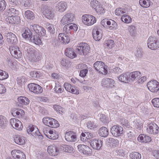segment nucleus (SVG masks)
I'll return each mask as SVG.
<instances>
[{
    "label": "nucleus",
    "mask_w": 159,
    "mask_h": 159,
    "mask_svg": "<svg viewBox=\"0 0 159 159\" xmlns=\"http://www.w3.org/2000/svg\"><path fill=\"white\" fill-rule=\"evenodd\" d=\"M22 36L25 39L30 40L36 44L40 45L41 44L42 42L40 39H39L37 36L34 35V34L32 36V33L29 30H26L22 34Z\"/></svg>",
    "instance_id": "nucleus-1"
},
{
    "label": "nucleus",
    "mask_w": 159,
    "mask_h": 159,
    "mask_svg": "<svg viewBox=\"0 0 159 159\" xmlns=\"http://www.w3.org/2000/svg\"><path fill=\"white\" fill-rule=\"evenodd\" d=\"M43 124L52 128H56L60 126L58 122L56 119L49 117H45L43 119Z\"/></svg>",
    "instance_id": "nucleus-2"
},
{
    "label": "nucleus",
    "mask_w": 159,
    "mask_h": 159,
    "mask_svg": "<svg viewBox=\"0 0 159 159\" xmlns=\"http://www.w3.org/2000/svg\"><path fill=\"white\" fill-rule=\"evenodd\" d=\"M93 66L95 70L99 73L105 75L107 73V67L103 62L97 61L94 63Z\"/></svg>",
    "instance_id": "nucleus-3"
},
{
    "label": "nucleus",
    "mask_w": 159,
    "mask_h": 159,
    "mask_svg": "<svg viewBox=\"0 0 159 159\" xmlns=\"http://www.w3.org/2000/svg\"><path fill=\"white\" fill-rule=\"evenodd\" d=\"M90 48L85 43H80L78 44L76 52L80 55H86L89 52Z\"/></svg>",
    "instance_id": "nucleus-4"
},
{
    "label": "nucleus",
    "mask_w": 159,
    "mask_h": 159,
    "mask_svg": "<svg viewBox=\"0 0 159 159\" xmlns=\"http://www.w3.org/2000/svg\"><path fill=\"white\" fill-rule=\"evenodd\" d=\"M30 28L33 30L35 33L34 35L37 36L40 39V37L45 35L46 31L42 26L37 24H34L30 25Z\"/></svg>",
    "instance_id": "nucleus-5"
},
{
    "label": "nucleus",
    "mask_w": 159,
    "mask_h": 159,
    "mask_svg": "<svg viewBox=\"0 0 159 159\" xmlns=\"http://www.w3.org/2000/svg\"><path fill=\"white\" fill-rule=\"evenodd\" d=\"M82 20L85 25L88 26L92 25L96 22L95 17L89 14L83 15L82 17Z\"/></svg>",
    "instance_id": "nucleus-6"
},
{
    "label": "nucleus",
    "mask_w": 159,
    "mask_h": 159,
    "mask_svg": "<svg viewBox=\"0 0 159 159\" xmlns=\"http://www.w3.org/2000/svg\"><path fill=\"white\" fill-rule=\"evenodd\" d=\"M148 47L152 50L157 49L159 48V41L155 36H150L148 40Z\"/></svg>",
    "instance_id": "nucleus-7"
},
{
    "label": "nucleus",
    "mask_w": 159,
    "mask_h": 159,
    "mask_svg": "<svg viewBox=\"0 0 159 159\" xmlns=\"http://www.w3.org/2000/svg\"><path fill=\"white\" fill-rule=\"evenodd\" d=\"M111 132L115 137L121 136L123 134L124 131L123 128L119 125H115L111 128Z\"/></svg>",
    "instance_id": "nucleus-8"
},
{
    "label": "nucleus",
    "mask_w": 159,
    "mask_h": 159,
    "mask_svg": "<svg viewBox=\"0 0 159 159\" xmlns=\"http://www.w3.org/2000/svg\"><path fill=\"white\" fill-rule=\"evenodd\" d=\"M42 13L47 18L52 19L54 16V14L52 7L50 6H45L41 9Z\"/></svg>",
    "instance_id": "nucleus-9"
},
{
    "label": "nucleus",
    "mask_w": 159,
    "mask_h": 159,
    "mask_svg": "<svg viewBox=\"0 0 159 159\" xmlns=\"http://www.w3.org/2000/svg\"><path fill=\"white\" fill-rule=\"evenodd\" d=\"M159 131L158 126L154 122H151L148 124L146 129L147 132L151 134L156 135Z\"/></svg>",
    "instance_id": "nucleus-10"
},
{
    "label": "nucleus",
    "mask_w": 159,
    "mask_h": 159,
    "mask_svg": "<svg viewBox=\"0 0 159 159\" xmlns=\"http://www.w3.org/2000/svg\"><path fill=\"white\" fill-rule=\"evenodd\" d=\"M11 112L12 115L15 117L20 120L25 119V112L22 109L17 108H13L11 110Z\"/></svg>",
    "instance_id": "nucleus-11"
},
{
    "label": "nucleus",
    "mask_w": 159,
    "mask_h": 159,
    "mask_svg": "<svg viewBox=\"0 0 159 159\" xmlns=\"http://www.w3.org/2000/svg\"><path fill=\"white\" fill-rule=\"evenodd\" d=\"M149 90L153 93H157L159 90V82L155 80L149 81L147 84Z\"/></svg>",
    "instance_id": "nucleus-12"
},
{
    "label": "nucleus",
    "mask_w": 159,
    "mask_h": 159,
    "mask_svg": "<svg viewBox=\"0 0 159 159\" xmlns=\"http://www.w3.org/2000/svg\"><path fill=\"white\" fill-rule=\"evenodd\" d=\"M10 51L13 57L16 58H20L22 57V54L20 49L16 46H11L10 47Z\"/></svg>",
    "instance_id": "nucleus-13"
},
{
    "label": "nucleus",
    "mask_w": 159,
    "mask_h": 159,
    "mask_svg": "<svg viewBox=\"0 0 159 159\" xmlns=\"http://www.w3.org/2000/svg\"><path fill=\"white\" fill-rule=\"evenodd\" d=\"M28 88L31 92L37 94L41 93L43 91V89L41 86L35 83L29 84Z\"/></svg>",
    "instance_id": "nucleus-14"
},
{
    "label": "nucleus",
    "mask_w": 159,
    "mask_h": 159,
    "mask_svg": "<svg viewBox=\"0 0 159 159\" xmlns=\"http://www.w3.org/2000/svg\"><path fill=\"white\" fill-rule=\"evenodd\" d=\"M78 150L81 153L87 155H90L92 154V149L88 146L84 144H80L77 147Z\"/></svg>",
    "instance_id": "nucleus-15"
},
{
    "label": "nucleus",
    "mask_w": 159,
    "mask_h": 159,
    "mask_svg": "<svg viewBox=\"0 0 159 159\" xmlns=\"http://www.w3.org/2000/svg\"><path fill=\"white\" fill-rule=\"evenodd\" d=\"M78 29V27L76 24L70 23L65 25L63 28V31L66 34L76 32Z\"/></svg>",
    "instance_id": "nucleus-16"
},
{
    "label": "nucleus",
    "mask_w": 159,
    "mask_h": 159,
    "mask_svg": "<svg viewBox=\"0 0 159 159\" xmlns=\"http://www.w3.org/2000/svg\"><path fill=\"white\" fill-rule=\"evenodd\" d=\"M103 142L100 139H94L90 140V144L94 150H99L102 146Z\"/></svg>",
    "instance_id": "nucleus-17"
},
{
    "label": "nucleus",
    "mask_w": 159,
    "mask_h": 159,
    "mask_svg": "<svg viewBox=\"0 0 159 159\" xmlns=\"http://www.w3.org/2000/svg\"><path fill=\"white\" fill-rule=\"evenodd\" d=\"M74 15L73 14L70 13L65 14L62 18L61 22L63 25L68 24L74 20Z\"/></svg>",
    "instance_id": "nucleus-18"
},
{
    "label": "nucleus",
    "mask_w": 159,
    "mask_h": 159,
    "mask_svg": "<svg viewBox=\"0 0 159 159\" xmlns=\"http://www.w3.org/2000/svg\"><path fill=\"white\" fill-rule=\"evenodd\" d=\"M47 152L50 156H55L59 153V149L57 146L51 145L48 147Z\"/></svg>",
    "instance_id": "nucleus-19"
},
{
    "label": "nucleus",
    "mask_w": 159,
    "mask_h": 159,
    "mask_svg": "<svg viewBox=\"0 0 159 159\" xmlns=\"http://www.w3.org/2000/svg\"><path fill=\"white\" fill-rule=\"evenodd\" d=\"M65 137L67 141L70 142H75L77 137L76 133L72 131L66 132Z\"/></svg>",
    "instance_id": "nucleus-20"
},
{
    "label": "nucleus",
    "mask_w": 159,
    "mask_h": 159,
    "mask_svg": "<svg viewBox=\"0 0 159 159\" xmlns=\"http://www.w3.org/2000/svg\"><path fill=\"white\" fill-rule=\"evenodd\" d=\"M13 158L15 159H25V155L21 151L18 150H14L11 152Z\"/></svg>",
    "instance_id": "nucleus-21"
},
{
    "label": "nucleus",
    "mask_w": 159,
    "mask_h": 159,
    "mask_svg": "<svg viewBox=\"0 0 159 159\" xmlns=\"http://www.w3.org/2000/svg\"><path fill=\"white\" fill-rule=\"evenodd\" d=\"M115 82L112 79L108 78H104L102 82V84L104 87L112 88L114 86Z\"/></svg>",
    "instance_id": "nucleus-22"
},
{
    "label": "nucleus",
    "mask_w": 159,
    "mask_h": 159,
    "mask_svg": "<svg viewBox=\"0 0 159 159\" xmlns=\"http://www.w3.org/2000/svg\"><path fill=\"white\" fill-rule=\"evenodd\" d=\"M58 39L60 41L65 44L69 43L70 40V36L63 33H60L59 34Z\"/></svg>",
    "instance_id": "nucleus-23"
},
{
    "label": "nucleus",
    "mask_w": 159,
    "mask_h": 159,
    "mask_svg": "<svg viewBox=\"0 0 159 159\" xmlns=\"http://www.w3.org/2000/svg\"><path fill=\"white\" fill-rule=\"evenodd\" d=\"M7 40L10 44H16L17 42L16 36L11 32L8 33L6 34Z\"/></svg>",
    "instance_id": "nucleus-24"
},
{
    "label": "nucleus",
    "mask_w": 159,
    "mask_h": 159,
    "mask_svg": "<svg viewBox=\"0 0 159 159\" xmlns=\"http://www.w3.org/2000/svg\"><path fill=\"white\" fill-rule=\"evenodd\" d=\"M27 131L28 134H31L33 136L38 135L39 133L38 128L31 125L27 127Z\"/></svg>",
    "instance_id": "nucleus-25"
},
{
    "label": "nucleus",
    "mask_w": 159,
    "mask_h": 159,
    "mask_svg": "<svg viewBox=\"0 0 159 159\" xmlns=\"http://www.w3.org/2000/svg\"><path fill=\"white\" fill-rule=\"evenodd\" d=\"M17 101L19 105L22 107L28 105L30 102L29 99L26 97L23 96L18 97Z\"/></svg>",
    "instance_id": "nucleus-26"
},
{
    "label": "nucleus",
    "mask_w": 159,
    "mask_h": 159,
    "mask_svg": "<svg viewBox=\"0 0 159 159\" xmlns=\"http://www.w3.org/2000/svg\"><path fill=\"white\" fill-rule=\"evenodd\" d=\"M138 141L141 143H147L150 142L151 140L150 137L143 134H140L137 138Z\"/></svg>",
    "instance_id": "nucleus-27"
},
{
    "label": "nucleus",
    "mask_w": 159,
    "mask_h": 159,
    "mask_svg": "<svg viewBox=\"0 0 159 159\" xmlns=\"http://www.w3.org/2000/svg\"><path fill=\"white\" fill-rule=\"evenodd\" d=\"M93 36L95 40L99 41L102 37V34L101 32V30L97 28L94 29L93 30Z\"/></svg>",
    "instance_id": "nucleus-28"
},
{
    "label": "nucleus",
    "mask_w": 159,
    "mask_h": 159,
    "mask_svg": "<svg viewBox=\"0 0 159 159\" xmlns=\"http://www.w3.org/2000/svg\"><path fill=\"white\" fill-rule=\"evenodd\" d=\"M67 4L65 2L61 1L59 2L56 7V10L60 12H63L66 9Z\"/></svg>",
    "instance_id": "nucleus-29"
},
{
    "label": "nucleus",
    "mask_w": 159,
    "mask_h": 159,
    "mask_svg": "<svg viewBox=\"0 0 159 159\" xmlns=\"http://www.w3.org/2000/svg\"><path fill=\"white\" fill-rule=\"evenodd\" d=\"M65 55L70 58H74L77 57V55L73 48H66L65 52Z\"/></svg>",
    "instance_id": "nucleus-30"
},
{
    "label": "nucleus",
    "mask_w": 159,
    "mask_h": 159,
    "mask_svg": "<svg viewBox=\"0 0 159 159\" xmlns=\"http://www.w3.org/2000/svg\"><path fill=\"white\" fill-rule=\"evenodd\" d=\"M26 140L25 137L20 135H16L14 137V141L17 144L22 145L25 144Z\"/></svg>",
    "instance_id": "nucleus-31"
},
{
    "label": "nucleus",
    "mask_w": 159,
    "mask_h": 159,
    "mask_svg": "<svg viewBox=\"0 0 159 159\" xmlns=\"http://www.w3.org/2000/svg\"><path fill=\"white\" fill-rule=\"evenodd\" d=\"M7 21L9 24L13 25L19 23L20 20L19 17L16 16L7 17Z\"/></svg>",
    "instance_id": "nucleus-32"
},
{
    "label": "nucleus",
    "mask_w": 159,
    "mask_h": 159,
    "mask_svg": "<svg viewBox=\"0 0 159 159\" xmlns=\"http://www.w3.org/2000/svg\"><path fill=\"white\" fill-rule=\"evenodd\" d=\"M28 57L29 60L32 62L38 61L41 59L40 56L37 54L36 53L33 52L29 53Z\"/></svg>",
    "instance_id": "nucleus-33"
},
{
    "label": "nucleus",
    "mask_w": 159,
    "mask_h": 159,
    "mask_svg": "<svg viewBox=\"0 0 159 159\" xmlns=\"http://www.w3.org/2000/svg\"><path fill=\"white\" fill-rule=\"evenodd\" d=\"M93 137V134L91 133L86 132L82 133L80 136V140L83 142H86L88 139H90Z\"/></svg>",
    "instance_id": "nucleus-34"
},
{
    "label": "nucleus",
    "mask_w": 159,
    "mask_h": 159,
    "mask_svg": "<svg viewBox=\"0 0 159 159\" xmlns=\"http://www.w3.org/2000/svg\"><path fill=\"white\" fill-rule=\"evenodd\" d=\"M46 135L48 138L53 140L57 139L58 137V133L52 129L49 130Z\"/></svg>",
    "instance_id": "nucleus-35"
},
{
    "label": "nucleus",
    "mask_w": 159,
    "mask_h": 159,
    "mask_svg": "<svg viewBox=\"0 0 159 159\" xmlns=\"http://www.w3.org/2000/svg\"><path fill=\"white\" fill-rule=\"evenodd\" d=\"M141 75V73L138 71L131 72L129 75L130 81H134L137 79Z\"/></svg>",
    "instance_id": "nucleus-36"
},
{
    "label": "nucleus",
    "mask_w": 159,
    "mask_h": 159,
    "mask_svg": "<svg viewBox=\"0 0 159 159\" xmlns=\"http://www.w3.org/2000/svg\"><path fill=\"white\" fill-rule=\"evenodd\" d=\"M129 75L127 73H124L118 77L119 80L121 82L125 83H129L130 82V79L128 77Z\"/></svg>",
    "instance_id": "nucleus-37"
},
{
    "label": "nucleus",
    "mask_w": 159,
    "mask_h": 159,
    "mask_svg": "<svg viewBox=\"0 0 159 159\" xmlns=\"http://www.w3.org/2000/svg\"><path fill=\"white\" fill-rule=\"evenodd\" d=\"M18 12V11L16 9L10 8L7 11L6 13V16L7 17L16 16Z\"/></svg>",
    "instance_id": "nucleus-38"
},
{
    "label": "nucleus",
    "mask_w": 159,
    "mask_h": 159,
    "mask_svg": "<svg viewBox=\"0 0 159 159\" xmlns=\"http://www.w3.org/2000/svg\"><path fill=\"white\" fill-rule=\"evenodd\" d=\"M98 134L101 137H106L108 134L107 129L106 127H101L99 129Z\"/></svg>",
    "instance_id": "nucleus-39"
},
{
    "label": "nucleus",
    "mask_w": 159,
    "mask_h": 159,
    "mask_svg": "<svg viewBox=\"0 0 159 159\" xmlns=\"http://www.w3.org/2000/svg\"><path fill=\"white\" fill-rule=\"evenodd\" d=\"M139 3L142 7L147 8L150 6L151 2L150 0H139Z\"/></svg>",
    "instance_id": "nucleus-40"
},
{
    "label": "nucleus",
    "mask_w": 159,
    "mask_h": 159,
    "mask_svg": "<svg viewBox=\"0 0 159 159\" xmlns=\"http://www.w3.org/2000/svg\"><path fill=\"white\" fill-rule=\"evenodd\" d=\"M18 62L15 59L13 58H9L8 59L7 64L11 68H16Z\"/></svg>",
    "instance_id": "nucleus-41"
},
{
    "label": "nucleus",
    "mask_w": 159,
    "mask_h": 159,
    "mask_svg": "<svg viewBox=\"0 0 159 159\" xmlns=\"http://www.w3.org/2000/svg\"><path fill=\"white\" fill-rule=\"evenodd\" d=\"M30 76L34 79H38L42 76V74L39 71H32L30 73Z\"/></svg>",
    "instance_id": "nucleus-42"
},
{
    "label": "nucleus",
    "mask_w": 159,
    "mask_h": 159,
    "mask_svg": "<svg viewBox=\"0 0 159 159\" xmlns=\"http://www.w3.org/2000/svg\"><path fill=\"white\" fill-rule=\"evenodd\" d=\"M25 18L28 20H33L34 18V13L30 10L26 11L25 13Z\"/></svg>",
    "instance_id": "nucleus-43"
},
{
    "label": "nucleus",
    "mask_w": 159,
    "mask_h": 159,
    "mask_svg": "<svg viewBox=\"0 0 159 159\" xmlns=\"http://www.w3.org/2000/svg\"><path fill=\"white\" fill-rule=\"evenodd\" d=\"M54 89L55 91L57 93H61L64 90L60 83L59 82H57L56 83Z\"/></svg>",
    "instance_id": "nucleus-44"
},
{
    "label": "nucleus",
    "mask_w": 159,
    "mask_h": 159,
    "mask_svg": "<svg viewBox=\"0 0 159 159\" xmlns=\"http://www.w3.org/2000/svg\"><path fill=\"white\" fill-rule=\"evenodd\" d=\"M121 20L122 21L126 23H129L131 21V18L130 17L126 14L121 16Z\"/></svg>",
    "instance_id": "nucleus-45"
},
{
    "label": "nucleus",
    "mask_w": 159,
    "mask_h": 159,
    "mask_svg": "<svg viewBox=\"0 0 159 159\" xmlns=\"http://www.w3.org/2000/svg\"><path fill=\"white\" fill-rule=\"evenodd\" d=\"M129 157L130 159H140L141 155L137 152H133L130 154Z\"/></svg>",
    "instance_id": "nucleus-46"
},
{
    "label": "nucleus",
    "mask_w": 159,
    "mask_h": 159,
    "mask_svg": "<svg viewBox=\"0 0 159 159\" xmlns=\"http://www.w3.org/2000/svg\"><path fill=\"white\" fill-rule=\"evenodd\" d=\"M94 10L98 14H103L105 11V9L103 8L101 3L99 4L98 6Z\"/></svg>",
    "instance_id": "nucleus-47"
},
{
    "label": "nucleus",
    "mask_w": 159,
    "mask_h": 159,
    "mask_svg": "<svg viewBox=\"0 0 159 159\" xmlns=\"http://www.w3.org/2000/svg\"><path fill=\"white\" fill-rule=\"evenodd\" d=\"M114 43L112 40H108L106 41L104 43L105 46L108 48L111 49L114 47Z\"/></svg>",
    "instance_id": "nucleus-48"
},
{
    "label": "nucleus",
    "mask_w": 159,
    "mask_h": 159,
    "mask_svg": "<svg viewBox=\"0 0 159 159\" xmlns=\"http://www.w3.org/2000/svg\"><path fill=\"white\" fill-rule=\"evenodd\" d=\"M9 77L8 74L5 71L0 70V80L7 79Z\"/></svg>",
    "instance_id": "nucleus-49"
},
{
    "label": "nucleus",
    "mask_w": 159,
    "mask_h": 159,
    "mask_svg": "<svg viewBox=\"0 0 159 159\" xmlns=\"http://www.w3.org/2000/svg\"><path fill=\"white\" fill-rule=\"evenodd\" d=\"M7 124L6 118L4 116L0 115V127L4 128Z\"/></svg>",
    "instance_id": "nucleus-50"
},
{
    "label": "nucleus",
    "mask_w": 159,
    "mask_h": 159,
    "mask_svg": "<svg viewBox=\"0 0 159 159\" xmlns=\"http://www.w3.org/2000/svg\"><path fill=\"white\" fill-rule=\"evenodd\" d=\"M125 9L120 7L117 8L115 11V14L118 16L123 15V14L125 13Z\"/></svg>",
    "instance_id": "nucleus-51"
},
{
    "label": "nucleus",
    "mask_w": 159,
    "mask_h": 159,
    "mask_svg": "<svg viewBox=\"0 0 159 159\" xmlns=\"http://www.w3.org/2000/svg\"><path fill=\"white\" fill-rule=\"evenodd\" d=\"M135 127L136 129L140 130L143 128V121L139 120H137L135 121Z\"/></svg>",
    "instance_id": "nucleus-52"
},
{
    "label": "nucleus",
    "mask_w": 159,
    "mask_h": 159,
    "mask_svg": "<svg viewBox=\"0 0 159 159\" xmlns=\"http://www.w3.org/2000/svg\"><path fill=\"white\" fill-rule=\"evenodd\" d=\"M100 3L97 0H92L90 2V5L93 9L95 10L98 6Z\"/></svg>",
    "instance_id": "nucleus-53"
},
{
    "label": "nucleus",
    "mask_w": 159,
    "mask_h": 159,
    "mask_svg": "<svg viewBox=\"0 0 159 159\" xmlns=\"http://www.w3.org/2000/svg\"><path fill=\"white\" fill-rule=\"evenodd\" d=\"M113 22L111 20H110L108 19H103L101 21V24L104 27H107L108 25H110L111 23L113 24Z\"/></svg>",
    "instance_id": "nucleus-54"
},
{
    "label": "nucleus",
    "mask_w": 159,
    "mask_h": 159,
    "mask_svg": "<svg viewBox=\"0 0 159 159\" xmlns=\"http://www.w3.org/2000/svg\"><path fill=\"white\" fill-rule=\"evenodd\" d=\"M111 142H109L110 146L111 147H116L119 144V141L116 139L112 138L110 140Z\"/></svg>",
    "instance_id": "nucleus-55"
},
{
    "label": "nucleus",
    "mask_w": 159,
    "mask_h": 159,
    "mask_svg": "<svg viewBox=\"0 0 159 159\" xmlns=\"http://www.w3.org/2000/svg\"><path fill=\"white\" fill-rule=\"evenodd\" d=\"M17 121L18 122H17L16 126L15 127H14V129L16 130L21 131L22 130V129L23 128L22 123L19 120Z\"/></svg>",
    "instance_id": "nucleus-56"
},
{
    "label": "nucleus",
    "mask_w": 159,
    "mask_h": 159,
    "mask_svg": "<svg viewBox=\"0 0 159 159\" xmlns=\"http://www.w3.org/2000/svg\"><path fill=\"white\" fill-rule=\"evenodd\" d=\"M151 102L154 107L159 108V98H154L152 100Z\"/></svg>",
    "instance_id": "nucleus-57"
},
{
    "label": "nucleus",
    "mask_w": 159,
    "mask_h": 159,
    "mask_svg": "<svg viewBox=\"0 0 159 159\" xmlns=\"http://www.w3.org/2000/svg\"><path fill=\"white\" fill-rule=\"evenodd\" d=\"M128 30L131 35L134 36L136 34V30L134 26L132 25L129 26L128 28Z\"/></svg>",
    "instance_id": "nucleus-58"
},
{
    "label": "nucleus",
    "mask_w": 159,
    "mask_h": 159,
    "mask_svg": "<svg viewBox=\"0 0 159 159\" xmlns=\"http://www.w3.org/2000/svg\"><path fill=\"white\" fill-rule=\"evenodd\" d=\"M121 124L124 127L129 128L130 127V123L128 121L125 119H123L121 120Z\"/></svg>",
    "instance_id": "nucleus-59"
},
{
    "label": "nucleus",
    "mask_w": 159,
    "mask_h": 159,
    "mask_svg": "<svg viewBox=\"0 0 159 159\" xmlns=\"http://www.w3.org/2000/svg\"><path fill=\"white\" fill-rule=\"evenodd\" d=\"M63 151L69 153H71L73 151V148L68 145H64L63 147Z\"/></svg>",
    "instance_id": "nucleus-60"
},
{
    "label": "nucleus",
    "mask_w": 159,
    "mask_h": 159,
    "mask_svg": "<svg viewBox=\"0 0 159 159\" xmlns=\"http://www.w3.org/2000/svg\"><path fill=\"white\" fill-rule=\"evenodd\" d=\"M47 29L48 31L51 34H54L55 33V28L54 25H53L50 24L48 25Z\"/></svg>",
    "instance_id": "nucleus-61"
},
{
    "label": "nucleus",
    "mask_w": 159,
    "mask_h": 159,
    "mask_svg": "<svg viewBox=\"0 0 159 159\" xmlns=\"http://www.w3.org/2000/svg\"><path fill=\"white\" fill-rule=\"evenodd\" d=\"M110 20H111L114 23H113V24L111 23L110 25H108L107 27L109 28L110 30H113L115 29L116 28L117 26V23L113 20L110 19Z\"/></svg>",
    "instance_id": "nucleus-62"
},
{
    "label": "nucleus",
    "mask_w": 159,
    "mask_h": 159,
    "mask_svg": "<svg viewBox=\"0 0 159 159\" xmlns=\"http://www.w3.org/2000/svg\"><path fill=\"white\" fill-rule=\"evenodd\" d=\"M18 120V119L15 118H11L10 119V124L13 128L14 129V127H15L16 124L18 122L17 121Z\"/></svg>",
    "instance_id": "nucleus-63"
},
{
    "label": "nucleus",
    "mask_w": 159,
    "mask_h": 159,
    "mask_svg": "<svg viewBox=\"0 0 159 159\" xmlns=\"http://www.w3.org/2000/svg\"><path fill=\"white\" fill-rule=\"evenodd\" d=\"M53 108L56 111L60 113L63 112V108L60 106L58 105H55L53 106Z\"/></svg>",
    "instance_id": "nucleus-64"
}]
</instances>
